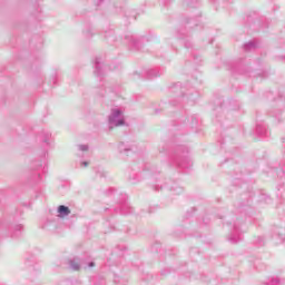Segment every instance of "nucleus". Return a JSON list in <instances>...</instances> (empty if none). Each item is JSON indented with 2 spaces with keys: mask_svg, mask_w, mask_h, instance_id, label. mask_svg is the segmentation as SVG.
<instances>
[{
  "mask_svg": "<svg viewBox=\"0 0 285 285\" xmlns=\"http://www.w3.org/2000/svg\"><path fill=\"white\" fill-rule=\"evenodd\" d=\"M108 124L110 130L114 128H119L120 126H126V117L124 116V110L119 108H112L108 116Z\"/></svg>",
  "mask_w": 285,
  "mask_h": 285,
  "instance_id": "nucleus-1",
  "label": "nucleus"
},
{
  "mask_svg": "<svg viewBox=\"0 0 285 285\" xmlns=\"http://www.w3.org/2000/svg\"><path fill=\"white\" fill-rule=\"evenodd\" d=\"M59 217H68L70 215V208L66 205H60L58 207Z\"/></svg>",
  "mask_w": 285,
  "mask_h": 285,
  "instance_id": "nucleus-2",
  "label": "nucleus"
},
{
  "mask_svg": "<svg viewBox=\"0 0 285 285\" xmlns=\"http://www.w3.org/2000/svg\"><path fill=\"white\" fill-rule=\"evenodd\" d=\"M69 266L72 271H79V268H81V262L79 261V258L70 259Z\"/></svg>",
  "mask_w": 285,
  "mask_h": 285,
  "instance_id": "nucleus-3",
  "label": "nucleus"
},
{
  "mask_svg": "<svg viewBox=\"0 0 285 285\" xmlns=\"http://www.w3.org/2000/svg\"><path fill=\"white\" fill-rule=\"evenodd\" d=\"M99 70H101V60L100 59H96V70L95 73L96 75H101V72H99Z\"/></svg>",
  "mask_w": 285,
  "mask_h": 285,
  "instance_id": "nucleus-4",
  "label": "nucleus"
},
{
  "mask_svg": "<svg viewBox=\"0 0 285 285\" xmlns=\"http://www.w3.org/2000/svg\"><path fill=\"white\" fill-rule=\"evenodd\" d=\"M78 149L81 150V153H88V145H78Z\"/></svg>",
  "mask_w": 285,
  "mask_h": 285,
  "instance_id": "nucleus-5",
  "label": "nucleus"
},
{
  "mask_svg": "<svg viewBox=\"0 0 285 285\" xmlns=\"http://www.w3.org/2000/svg\"><path fill=\"white\" fill-rule=\"evenodd\" d=\"M252 48H255V42H248L244 46L245 50H252Z\"/></svg>",
  "mask_w": 285,
  "mask_h": 285,
  "instance_id": "nucleus-6",
  "label": "nucleus"
},
{
  "mask_svg": "<svg viewBox=\"0 0 285 285\" xmlns=\"http://www.w3.org/2000/svg\"><path fill=\"white\" fill-rule=\"evenodd\" d=\"M118 149L120 150V153H126V150H128V149H126L124 142H120V144L118 145Z\"/></svg>",
  "mask_w": 285,
  "mask_h": 285,
  "instance_id": "nucleus-7",
  "label": "nucleus"
},
{
  "mask_svg": "<svg viewBox=\"0 0 285 285\" xmlns=\"http://www.w3.org/2000/svg\"><path fill=\"white\" fill-rule=\"evenodd\" d=\"M229 242H232V244H237L239 242V238L235 237V236H230L229 237Z\"/></svg>",
  "mask_w": 285,
  "mask_h": 285,
  "instance_id": "nucleus-8",
  "label": "nucleus"
},
{
  "mask_svg": "<svg viewBox=\"0 0 285 285\" xmlns=\"http://www.w3.org/2000/svg\"><path fill=\"white\" fill-rule=\"evenodd\" d=\"M21 228H23V226H22V225H18V226H16V230H21Z\"/></svg>",
  "mask_w": 285,
  "mask_h": 285,
  "instance_id": "nucleus-9",
  "label": "nucleus"
},
{
  "mask_svg": "<svg viewBox=\"0 0 285 285\" xmlns=\"http://www.w3.org/2000/svg\"><path fill=\"white\" fill-rule=\"evenodd\" d=\"M88 164H89L88 161H82L81 165L85 166V168H86L88 166Z\"/></svg>",
  "mask_w": 285,
  "mask_h": 285,
  "instance_id": "nucleus-10",
  "label": "nucleus"
},
{
  "mask_svg": "<svg viewBox=\"0 0 285 285\" xmlns=\"http://www.w3.org/2000/svg\"><path fill=\"white\" fill-rule=\"evenodd\" d=\"M95 266V262L89 263V268H92Z\"/></svg>",
  "mask_w": 285,
  "mask_h": 285,
  "instance_id": "nucleus-11",
  "label": "nucleus"
},
{
  "mask_svg": "<svg viewBox=\"0 0 285 285\" xmlns=\"http://www.w3.org/2000/svg\"><path fill=\"white\" fill-rule=\"evenodd\" d=\"M278 282H279V279H277V278L273 279V283H275V284H277Z\"/></svg>",
  "mask_w": 285,
  "mask_h": 285,
  "instance_id": "nucleus-12",
  "label": "nucleus"
},
{
  "mask_svg": "<svg viewBox=\"0 0 285 285\" xmlns=\"http://www.w3.org/2000/svg\"><path fill=\"white\" fill-rule=\"evenodd\" d=\"M43 141H45V144H48V138H46Z\"/></svg>",
  "mask_w": 285,
  "mask_h": 285,
  "instance_id": "nucleus-13",
  "label": "nucleus"
}]
</instances>
